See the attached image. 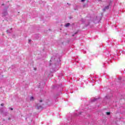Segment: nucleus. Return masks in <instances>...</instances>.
<instances>
[{"label":"nucleus","instance_id":"16","mask_svg":"<svg viewBox=\"0 0 125 125\" xmlns=\"http://www.w3.org/2000/svg\"><path fill=\"white\" fill-rule=\"evenodd\" d=\"M60 62V59H58V62Z\"/></svg>","mask_w":125,"mask_h":125},{"label":"nucleus","instance_id":"13","mask_svg":"<svg viewBox=\"0 0 125 125\" xmlns=\"http://www.w3.org/2000/svg\"><path fill=\"white\" fill-rule=\"evenodd\" d=\"M118 80H119V81H121V80H122V77H119Z\"/></svg>","mask_w":125,"mask_h":125},{"label":"nucleus","instance_id":"1","mask_svg":"<svg viewBox=\"0 0 125 125\" xmlns=\"http://www.w3.org/2000/svg\"><path fill=\"white\" fill-rule=\"evenodd\" d=\"M8 14L7 10H3L2 13V17H3L4 16H6Z\"/></svg>","mask_w":125,"mask_h":125},{"label":"nucleus","instance_id":"18","mask_svg":"<svg viewBox=\"0 0 125 125\" xmlns=\"http://www.w3.org/2000/svg\"><path fill=\"white\" fill-rule=\"evenodd\" d=\"M4 105V104H1V106H3Z\"/></svg>","mask_w":125,"mask_h":125},{"label":"nucleus","instance_id":"7","mask_svg":"<svg viewBox=\"0 0 125 125\" xmlns=\"http://www.w3.org/2000/svg\"><path fill=\"white\" fill-rule=\"evenodd\" d=\"M11 30L12 29H11L10 30H7V33H11V32H12Z\"/></svg>","mask_w":125,"mask_h":125},{"label":"nucleus","instance_id":"22","mask_svg":"<svg viewBox=\"0 0 125 125\" xmlns=\"http://www.w3.org/2000/svg\"><path fill=\"white\" fill-rule=\"evenodd\" d=\"M8 120H10V118H8Z\"/></svg>","mask_w":125,"mask_h":125},{"label":"nucleus","instance_id":"5","mask_svg":"<svg viewBox=\"0 0 125 125\" xmlns=\"http://www.w3.org/2000/svg\"><path fill=\"white\" fill-rule=\"evenodd\" d=\"M64 26H65V27H66V28H68V27L70 26V23H66Z\"/></svg>","mask_w":125,"mask_h":125},{"label":"nucleus","instance_id":"4","mask_svg":"<svg viewBox=\"0 0 125 125\" xmlns=\"http://www.w3.org/2000/svg\"><path fill=\"white\" fill-rule=\"evenodd\" d=\"M110 8V5H107L103 9V11H105L106 9H109Z\"/></svg>","mask_w":125,"mask_h":125},{"label":"nucleus","instance_id":"3","mask_svg":"<svg viewBox=\"0 0 125 125\" xmlns=\"http://www.w3.org/2000/svg\"><path fill=\"white\" fill-rule=\"evenodd\" d=\"M50 61V62H52V61L53 62H55V61H56V59L55 58V56H54L52 57Z\"/></svg>","mask_w":125,"mask_h":125},{"label":"nucleus","instance_id":"6","mask_svg":"<svg viewBox=\"0 0 125 125\" xmlns=\"http://www.w3.org/2000/svg\"><path fill=\"white\" fill-rule=\"evenodd\" d=\"M97 99H96V98H94V99H92L91 100V102H94V101H96Z\"/></svg>","mask_w":125,"mask_h":125},{"label":"nucleus","instance_id":"2","mask_svg":"<svg viewBox=\"0 0 125 125\" xmlns=\"http://www.w3.org/2000/svg\"><path fill=\"white\" fill-rule=\"evenodd\" d=\"M36 107L38 110H42V106L40 105L39 104H37Z\"/></svg>","mask_w":125,"mask_h":125},{"label":"nucleus","instance_id":"17","mask_svg":"<svg viewBox=\"0 0 125 125\" xmlns=\"http://www.w3.org/2000/svg\"><path fill=\"white\" fill-rule=\"evenodd\" d=\"M29 43H30V42H31V40H29Z\"/></svg>","mask_w":125,"mask_h":125},{"label":"nucleus","instance_id":"9","mask_svg":"<svg viewBox=\"0 0 125 125\" xmlns=\"http://www.w3.org/2000/svg\"><path fill=\"white\" fill-rule=\"evenodd\" d=\"M109 98V96L106 95L105 97V99H108Z\"/></svg>","mask_w":125,"mask_h":125},{"label":"nucleus","instance_id":"12","mask_svg":"<svg viewBox=\"0 0 125 125\" xmlns=\"http://www.w3.org/2000/svg\"><path fill=\"white\" fill-rule=\"evenodd\" d=\"M110 114H111L110 112H106V115H107L108 116H109Z\"/></svg>","mask_w":125,"mask_h":125},{"label":"nucleus","instance_id":"21","mask_svg":"<svg viewBox=\"0 0 125 125\" xmlns=\"http://www.w3.org/2000/svg\"><path fill=\"white\" fill-rule=\"evenodd\" d=\"M99 1H101V0H98Z\"/></svg>","mask_w":125,"mask_h":125},{"label":"nucleus","instance_id":"20","mask_svg":"<svg viewBox=\"0 0 125 125\" xmlns=\"http://www.w3.org/2000/svg\"><path fill=\"white\" fill-rule=\"evenodd\" d=\"M40 103H42V101L41 100V101H40Z\"/></svg>","mask_w":125,"mask_h":125},{"label":"nucleus","instance_id":"19","mask_svg":"<svg viewBox=\"0 0 125 125\" xmlns=\"http://www.w3.org/2000/svg\"><path fill=\"white\" fill-rule=\"evenodd\" d=\"M51 63L50 62V64H49V67H50V66H51Z\"/></svg>","mask_w":125,"mask_h":125},{"label":"nucleus","instance_id":"11","mask_svg":"<svg viewBox=\"0 0 125 125\" xmlns=\"http://www.w3.org/2000/svg\"><path fill=\"white\" fill-rule=\"evenodd\" d=\"M78 34V32H76L74 34L72 35V37H74L75 35H77Z\"/></svg>","mask_w":125,"mask_h":125},{"label":"nucleus","instance_id":"15","mask_svg":"<svg viewBox=\"0 0 125 125\" xmlns=\"http://www.w3.org/2000/svg\"><path fill=\"white\" fill-rule=\"evenodd\" d=\"M84 0H81V1H82V2H83V1H84Z\"/></svg>","mask_w":125,"mask_h":125},{"label":"nucleus","instance_id":"14","mask_svg":"<svg viewBox=\"0 0 125 125\" xmlns=\"http://www.w3.org/2000/svg\"><path fill=\"white\" fill-rule=\"evenodd\" d=\"M10 110H11V111H13V108H10Z\"/></svg>","mask_w":125,"mask_h":125},{"label":"nucleus","instance_id":"8","mask_svg":"<svg viewBox=\"0 0 125 125\" xmlns=\"http://www.w3.org/2000/svg\"><path fill=\"white\" fill-rule=\"evenodd\" d=\"M30 101H33L34 100V97H31L30 98Z\"/></svg>","mask_w":125,"mask_h":125},{"label":"nucleus","instance_id":"10","mask_svg":"<svg viewBox=\"0 0 125 125\" xmlns=\"http://www.w3.org/2000/svg\"><path fill=\"white\" fill-rule=\"evenodd\" d=\"M82 114H83V112H80L79 113V114H76V116H79V115H82Z\"/></svg>","mask_w":125,"mask_h":125}]
</instances>
